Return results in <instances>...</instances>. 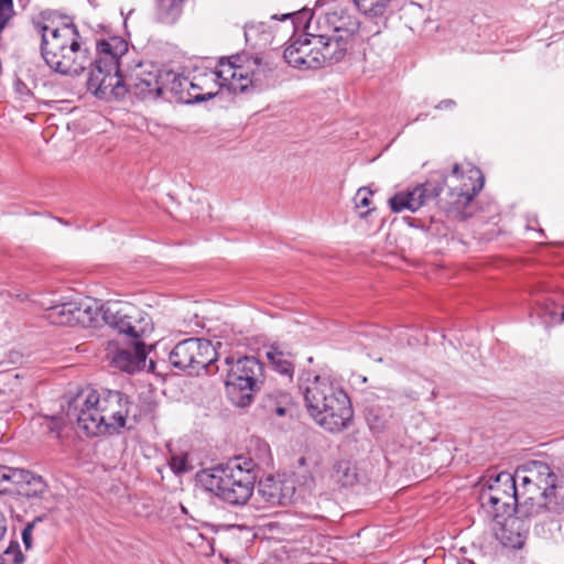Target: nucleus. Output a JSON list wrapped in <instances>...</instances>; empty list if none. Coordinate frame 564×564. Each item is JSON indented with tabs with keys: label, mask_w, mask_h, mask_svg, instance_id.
Listing matches in <instances>:
<instances>
[{
	"label": "nucleus",
	"mask_w": 564,
	"mask_h": 564,
	"mask_svg": "<svg viewBox=\"0 0 564 564\" xmlns=\"http://www.w3.org/2000/svg\"><path fill=\"white\" fill-rule=\"evenodd\" d=\"M104 319L123 337L108 341L107 359L116 368L129 373L141 370L148 356L147 346L141 338L153 330L149 315L134 305L124 304L107 307Z\"/></svg>",
	"instance_id": "obj_1"
},
{
	"label": "nucleus",
	"mask_w": 564,
	"mask_h": 564,
	"mask_svg": "<svg viewBox=\"0 0 564 564\" xmlns=\"http://www.w3.org/2000/svg\"><path fill=\"white\" fill-rule=\"evenodd\" d=\"M34 28L41 35V56L55 73L78 76L93 65L90 47L73 21L57 28L36 22Z\"/></svg>",
	"instance_id": "obj_2"
},
{
	"label": "nucleus",
	"mask_w": 564,
	"mask_h": 564,
	"mask_svg": "<svg viewBox=\"0 0 564 564\" xmlns=\"http://www.w3.org/2000/svg\"><path fill=\"white\" fill-rule=\"evenodd\" d=\"M300 390L305 408L317 425L330 433L347 429L354 410L346 391L328 377L314 376L301 379Z\"/></svg>",
	"instance_id": "obj_3"
},
{
	"label": "nucleus",
	"mask_w": 564,
	"mask_h": 564,
	"mask_svg": "<svg viewBox=\"0 0 564 564\" xmlns=\"http://www.w3.org/2000/svg\"><path fill=\"white\" fill-rule=\"evenodd\" d=\"M256 466L251 458L235 457L226 464L199 471L197 481L223 501L243 506L254 490Z\"/></svg>",
	"instance_id": "obj_4"
},
{
	"label": "nucleus",
	"mask_w": 564,
	"mask_h": 564,
	"mask_svg": "<svg viewBox=\"0 0 564 564\" xmlns=\"http://www.w3.org/2000/svg\"><path fill=\"white\" fill-rule=\"evenodd\" d=\"M127 53L128 42L120 36L97 41L96 57H93V65H88L87 87L99 99L107 98L108 91L115 90L117 95L123 93L120 61Z\"/></svg>",
	"instance_id": "obj_5"
},
{
	"label": "nucleus",
	"mask_w": 564,
	"mask_h": 564,
	"mask_svg": "<svg viewBox=\"0 0 564 564\" xmlns=\"http://www.w3.org/2000/svg\"><path fill=\"white\" fill-rule=\"evenodd\" d=\"M229 365L226 376V393L232 404L239 408L250 405L253 392L263 378V365L256 357L245 356L236 361L226 358Z\"/></svg>",
	"instance_id": "obj_6"
},
{
	"label": "nucleus",
	"mask_w": 564,
	"mask_h": 564,
	"mask_svg": "<svg viewBox=\"0 0 564 564\" xmlns=\"http://www.w3.org/2000/svg\"><path fill=\"white\" fill-rule=\"evenodd\" d=\"M451 177L459 184L449 186L448 199L442 208L455 219L464 220L471 216L470 203L484 187L485 178L478 167L470 166L467 171H462L458 163L453 165Z\"/></svg>",
	"instance_id": "obj_7"
},
{
	"label": "nucleus",
	"mask_w": 564,
	"mask_h": 564,
	"mask_svg": "<svg viewBox=\"0 0 564 564\" xmlns=\"http://www.w3.org/2000/svg\"><path fill=\"white\" fill-rule=\"evenodd\" d=\"M524 494H519L516 479L512 474L501 471L490 477L479 492V501L485 511L494 519L512 516L516 513L518 499Z\"/></svg>",
	"instance_id": "obj_8"
},
{
	"label": "nucleus",
	"mask_w": 564,
	"mask_h": 564,
	"mask_svg": "<svg viewBox=\"0 0 564 564\" xmlns=\"http://www.w3.org/2000/svg\"><path fill=\"white\" fill-rule=\"evenodd\" d=\"M217 351L212 341L204 338H187L177 343L169 354V361L175 369L199 375L213 372Z\"/></svg>",
	"instance_id": "obj_9"
},
{
	"label": "nucleus",
	"mask_w": 564,
	"mask_h": 564,
	"mask_svg": "<svg viewBox=\"0 0 564 564\" xmlns=\"http://www.w3.org/2000/svg\"><path fill=\"white\" fill-rule=\"evenodd\" d=\"M99 402V392L87 389L80 391L69 405L68 414L76 417L78 429L87 436L108 434Z\"/></svg>",
	"instance_id": "obj_10"
},
{
	"label": "nucleus",
	"mask_w": 564,
	"mask_h": 564,
	"mask_svg": "<svg viewBox=\"0 0 564 564\" xmlns=\"http://www.w3.org/2000/svg\"><path fill=\"white\" fill-rule=\"evenodd\" d=\"M120 85L123 90L121 95H117L113 90L110 91L111 94H107V98L102 99L106 101L120 100L128 94L139 100L149 101H153L162 97L161 70L156 68L145 70L140 64L130 76H121Z\"/></svg>",
	"instance_id": "obj_11"
},
{
	"label": "nucleus",
	"mask_w": 564,
	"mask_h": 564,
	"mask_svg": "<svg viewBox=\"0 0 564 564\" xmlns=\"http://www.w3.org/2000/svg\"><path fill=\"white\" fill-rule=\"evenodd\" d=\"M99 411L105 415L108 434L118 433L126 426L127 420L137 422L141 416L138 405L120 391H104L99 393Z\"/></svg>",
	"instance_id": "obj_12"
},
{
	"label": "nucleus",
	"mask_w": 564,
	"mask_h": 564,
	"mask_svg": "<svg viewBox=\"0 0 564 564\" xmlns=\"http://www.w3.org/2000/svg\"><path fill=\"white\" fill-rule=\"evenodd\" d=\"M247 64L242 63L240 55L220 57L215 75L219 80L221 88H227L230 93H246L253 87L257 79V73Z\"/></svg>",
	"instance_id": "obj_13"
},
{
	"label": "nucleus",
	"mask_w": 564,
	"mask_h": 564,
	"mask_svg": "<svg viewBox=\"0 0 564 564\" xmlns=\"http://www.w3.org/2000/svg\"><path fill=\"white\" fill-rule=\"evenodd\" d=\"M441 192L442 186L438 183L425 182L395 193L389 198L388 205L393 213L404 210L415 213L429 202L438 197Z\"/></svg>",
	"instance_id": "obj_14"
},
{
	"label": "nucleus",
	"mask_w": 564,
	"mask_h": 564,
	"mask_svg": "<svg viewBox=\"0 0 564 564\" xmlns=\"http://www.w3.org/2000/svg\"><path fill=\"white\" fill-rule=\"evenodd\" d=\"M315 50H317L316 61L312 65L319 68L337 64L344 59L350 46V42L343 39V35H334L329 32L313 35Z\"/></svg>",
	"instance_id": "obj_15"
},
{
	"label": "nucleus",
	"mask_w": 564,
	"mask_h": 564,
	"mask_svg": "<svg viewBox=\"0 0 564 564\" xmlns=\"http://www.w3.org/2000/svg\"><path fill=\"white\" fill-rule=\"evenodd\" d=\"M522 471L530 473L533 491L539 492V496L543 497L544 500H547L554 494L557 476L549 464L542 460H529L517 468V476H521Z\"/></svg>",
	"instance_id": "obj_16"
},
{
	"label": "nucleus",
	"mask_w": 564,
	"mask_h": 564,
	"mask_svg": "<svg viewBox=\"0 0 564 564\" xmlns=\"http://www.w3.org/2000/svg\"><path fill=\"white\" fill-rule=\"evenodd\" d=\"M313 34H305L293 41L283 53L285 62L295 68L300 69H319V66L312 65L316 61L317 50L314 44Z\"/></svg>",
	"instance_id": "obj_17"
},
{
	"label": "nucleus",
	"mask_w": 564,
	"mask_h": 564,
	"mask_svg": "<svg viewBox=\"0 0 564 564\" xmlns=\"http://www.w3.org/2000/svg\"><path fill=\"white\" fill-rule=\"evenodd\" d=\"M521 517L506 516L494 519L495 538L506 547L520 549L524 544V529Z\"/></svg>",
	"instance_id": "obj_18"
},
{
	"label": "nucleus",
	"mask_w": 564,
	"mask_h": 564,
	"mask_svg": "<svg viewBox=\"0 0 564 564\" xmlns=\"http://www.w3.org/2000/svg\"><path fill=\"white\" fill-rule=\"evenodd\" d=\"M161 70V86H162V97H165L166 94H171L176 96L178 100L189 102L191 100L195 102L205 101L212 99L216 96V94L208 93L205 95H192L188 94V99H185L183 96L184 90L189 86L191 88H195V85L189 82V79L185 76L180 75L178 73L171 69H160Z\"/></svg>",
	"instance_id": "obj_19"
},
{
	"label": "nucleus",
	"mask_w": 564,
	"mask_h": 564,
	"mask_svg": "<svg viewBox=\"0 0 564 564\" xmlns=\"http://www.w3.org/2000/svg\"><path fill=\"white\" fill-rule=\"evenodd\" d=\"M295 488L292 484L273 476L259 481L258 494L270 507L284 506L292 501Z\"/></svg>",
	"instance_id": "obj_20"
},
{
	"label": "nucleus",
	"mask_w": 564,
	"mask_h": 564,
	"mask_svg": "<svg viewBox=\"0 0 564 564\" xmlns=\"http://www.w3.org/2000/svg\"><path fill=\"white\" fill-rule=\"evenodd\" d=\"M12 489L26 499H41L47 492V484L42 476L19 468L13 476Z\"/></svg>",
	"instance_id": "obj_21"
},
{
	"label": "nucleus",
	"mask_w": 564,
	"mask_h": 564,
	"mask_svg": "<svg viewBox=\"0 0 564 564\" xmlns=\"http://www.w3.org/2000/svg\"><path fill=\"white\" fill-rule=\"evenodd\" d=\"M265 355L274 371L292 380L295 372L294 354L275 343L269 346Z\"/></svg>",
	"instance_id": "obj_22"
},
{
	"label": "nucleus",
	"mask_w": 564,
	"mask_h": 564,
	"mask_svg": "<svg viewBox=\"0 0 564 564\" xmlns=\"http://www.w3.org/2000/svg\"><path fill=\"white\" fill-rule=\"evenodd\" d=\"M329 33L334 35H343L348 42H352L355 34L359 31V21L344 12H329L325 15Z\"/></svg>",
	"instance_id": "obj_23"
},
{
	"label": "nucleus",
	"mask_w": 564,
	"mask_h": 564,
	"mask_svg": "<svg viewBox=\"0 0 564 564\" xmlns=\"http://www.w3.org/2000/svg\"><path fill=\"white\" fill-rule=\"evenodd\" d=\"M80 313L76 303L66 302L47 307L45 317L54 325H73L79 322Z\"/></svg>",
	"instance_id": "obj_24"
},
{
	"label": "nucleus",
	"mask_w": 564,
	"mask_h": 564,
	"mask_svg": "<svg viewBox=\"0 0 564 564\" xmlns=\"http://www.w3.org/2000/svg\"><path fill=\"white\" fill-rule=\"evenodd\" d=\"M184 0H158L155 17L163 24H174L183 12Z\"/></svg>",
	"instance_id": "obj_25"
},
{
	"label": "nucleus",
	"mask_w": 564,
	"mask_h": 564,
	"mask_svg": "<svg viewBox=\"0 0 564 564\" xmlns=\"http://www.w3.org/2000/svg\"><path fill=\"white\" fill-rule=\"evenodd\" d=\"M332 476L343 487H351L358 481L357 468L349 460L337 462Z\"/></svg>",
	"instance_id": "obj_26"
},
{
	"label": "nucleus",
	"mask_w": 564,
	"mask_h": 564,
	"mask_svg": "<svg viewBox=\"0 0 564 564\" xmlns=\"http://www.w3.org/2000/svg\"><path fill=\"white\" fill-rule=\"evenodd\" d=\"M519 494H524L523 497L518 499L516 513L519 514V517H530L535 513H539L540 510L546 506V502L540 503L535 502V495L539 496V492L535 491H519Z\"/></svg>",
	"instance_id": "obj_27"
},
{
	"label": "nucleus",
	"mask_w": 564,
	"mask_h": 564,
	"mask_svg": "<svg viewBox=\"0 0 564 564\" xmlns=\"http://www.w3.org/2000/svg\"><path fill=\"white\" fill-rule=\"evenodd\" d=\"M360 12L369 17H382L390 0H352Z\"/></svg>",
	"instance_id": "obj_28"
},
{
	"label": "nucleus",
	"mask_w": 564,
	"mask_h": 564,
	"mask_svg": "<svg viewBox=\"0 0 564 564\" xmlns=\"http://www.w3.org/2000/svg\"><path fill=\"white\" fill-rule=\"evenodd\" d=\"M391 414L388 412H381L380 409L376 406H370L367 409L366 420L371 430L377 432H382L388 427L389 419Z\"/></svg>",
	"instance_id": "obj_29"
},
{
	"label": "nucleus",
	"mask_w": 564,
	"mask_h": 564,
	"mask_svg": "<svg viewBox=\"0 0 564 564\" xmlns=\"http://www.w3.org/2000/svg\"><path fill=\"white\" fill-rule=\"evenodd\" d=\"M15 15L13 0H0V39Z\"/></svg>",
	"instance_id": "obj_30"
},
{
	"label": "nucleus",
	"mask_w": 564,
	"mask_h": 564,
	"mask_svg": "<svg viewBox=\"0 0 564 564\" xmlns=\"http://www.w3.org/2000/svg\"><path fill=\"white\" fill-rule=\"evenodd\" d=\"M186 538H187V541H188V544L193 545V546H196V547H203L204 545L207 546V551H205V553L207 555L209 554H213L214 553V547L213 545L209 543L208 540H206V538L199 533L196 529H188L187 532H186Z\"/></svg>",
	"instance_id": "obj_31"
},
{
	"label": "nucleus",
	"mask_w": 564,
	"mask_h": 564,
	"mask_svg": "<svg viewBox=\"0 0 564 564\" xmlns=\"http://www.w3.org/2000/svg\"><path fill=\"white\" fill-rule=\"evenodd\" d=\"M19 468H11L6 465H0V492L12 490L13 476L18 473Z\"/></svg>",
	"instance_id": "obj_32"
},
{
	"label": "nucleus",
	"mask_w": 564,
	"mask_h": 564,
	"mask_svg": "<svg viewBox=\"0 0 564 564\" xmlns=\"http://www.w3.org/2000/svg\"><path fill=\"white\" fill-rule=\"evenodd\" d=\"M293 409L292 405V397L291 394H281L280 403L274 408L271 413L276 414L278 416H284L290 413Z\"/></svg>",
	"instance_id": "obj_33"
},
{
	"label": "nucleus",
	"mask_w": 564,
	"mask_h": 564,
	"mask_svg": "<svg viewBox=\"0 0 564 564\" xmlns=\"http://www.w3.org/2000/svg\"><path fill=\"white\" fill-rule=\"evenodd\" d=\"M43 520L42 516L36 517L33 521L29 522L22 531V541L26 550L32 547V532L37 522Z\"/></svg>",
	"instance_id": "obj_34"
},
{
	"label": "nucleus",
	"mask_w": 564,
	"mask_h": 564,
	"mask_svg": "<svg viewBox=\"0 0 564 564\" xmlns=\"http://www.w3.org/2000/svg\"><path fill=\"white\" fill-rule=\"evenodd\" d=\"M372 191H370L367 187L359 188L355 197L356 207H368L370 205V197L372 196Z\"/></svg>",
	"instance_id": "obj_35"
},
{
	"label": "nucleus",
	"mask_w": 564,
	"mask_h": 564,
	"mask_svg": "<svg viewBox=\"0 0 564 564\" xmlns=\"http://www.w3.org/2000/svg\"><path fill=\"white\" fill-rule=\"evenodd\" d=\"M170 466L172 470L176 474H182L187 471V456L186 455H176L172 456L170 460Z\"/></svg>",
	"instance_id": "obj_36"
},
{
	"label": "nucleus",
	"mask_w": 564,
	"mask_h": 564,
	"mask_svg": "<svg viewBox=\"0 0 564 564\" xmlns=\"http://www.w3.org/2000/svg\"><path fill=\"white\" fill-rule=\"evenodd\" d=\"M13 89L15 91V94L22 99V100H26L28 98L32 97L33 94L31 91V89L26 86V84L20 79L19 77H17L13 82Z\"/></svg>",
	"instance_id": "obj_37"
},
{
	"label": "nucleus",
	"mask_w": 564,
	"mask_h": 564,
	"mask_svg": "<svg viewBox=\"0 0 564 564\" xmlns=\"http://www.w3.org/2000/svg\"><path fill=\"white\" fill-rule=\"evenodd\" d=\"M6 555L13 554V564H23L24 555L20 550V545L17 541H12L10 545L4 551Z\"/></svg>",
	"instance_id": "obj_38"
},
{
	"label": "nucleus",
	"mask_w": 564,
	"mask_h": 564,
	"mask_svg": "<svg viewBox=\"0 0 564 564\" xmlns=\"http://www.w3.org/2000/svg\"><path fill=\"white\" fill-rule=\"evenodd\" d=\"M281 394H289L288 392L282 391H275L272 393L267 394L264 399L263 406L269 411L272 412L274 408L280 403V395Z\"/></svg>",
	"instance_id": "obj_39"
},
{
	"label": "nucleus",
	"mask_w": 564,
	"mask_h": 564,
	"mask_svg": "<svg viewBox=\"0 0 564 564\" xmlns=\"http://www.w3.org/2000/svg\"><path fill=\"white\" fill-rule=\"evenodd\" d=\"M516 479V481L518 479L521 480V486H522V490L521 491H532L533 490V481L531 480V476H530V473L528 471H522L521 476H517V473L514 475H512Z\"/></svg>",
	"instance_id": "obj_40"
},
{
	"label": "nucleus",
	"mask_w": 564,
	"mask_h": 564,
	"mask_svg": "<svg viewBox=\"0 0 564 564\" xmlns=\"http://www.w3.org/2000/svg\"><path fill=\"white\" fill-rule=\"evenodd\" d=\"M456 106L455 100L453 99H443L441 100L436 106L435 109L437 110H444V109H452Z\"/></svg>",
	"instance_id": "obj_41"
},
{
	"label": "nucleus",
	"mask_w": 564,
	"mask_h": 564,
	"mask_svg": "<svg viewBox=\"0 0 564 564\" xmlns=\"http://www.w3.org/2000/svg\"><path fill=\"white\" fill-rule=\"evenodd\" d=\"M7 531V520L4 516L0 512V540L3 538Z\"/></svg>",
	"instance_id": "obj_42"
},
{
	"label": "nucleus",
	"mask_w": 564,
	"mask_h": 564,
	"mask_svg": "<svg viewBox=\"0 0 564 564\" xmlns=\"http://www.w3.org/2000/svg\"><path fill=\"white\" fill-rule=\"evenodd\" d=\"M426 117H427V115H426V113H420V115L416 117V119H415V120L417 121V120L424 119V118H426Z\"/></svg>",
	"instance_id": "obj_43"
},
{
	"label": "nucleus",
	"mask_w": 564,
	"mask_h": 564,
	"mask_svg": "<svg viewBox=\"0 0 564 564\" xmlns=\"http://www.w3.org/2000/svg\"><path fill=\"white\" fill-rule=\"evenodd\" d=\"M563 322H564V311L562 312L561 317H560V323H563Z\"/></svg>",
	"instance_id": "obj_44"
},
{
	"label": "nucleus",
	"mask_w": 564,
	"mask_h": 564,
	"mask_svg": "<svg viewBox=\"0 0 564 564\" xmlns=\"http://www.w3.org/2000/svg\"><path fill=\"white\" fill-rule=\"evenodd\" d=\"M0 564H4V558L2 555H0Z\"/></svg>",
	"instance_id": "obj_45"
},
{
	"label": "nucleus",
	"mask_w": 564,
	"mask_h": 564,
	"mask_svg": "<svg viewBox=\"0 0 564 564\" xmlns=\"http://www.w3.org/2000/svg\"><path fill=\"white\" fill-rule=\"evenodd\" d=\"M369 213H370V210H366V213L361 214V216L364 217V216L368 215Z\"/></svg>",
	"instance_id": "obj_46"
},
{
	"label": "nucleus",
	"mask_w": 564,
	"mask_h": 564,
	"mask_svg": "<svg viewBox=\"0 0 564 564\" xmlns=\"http://www.w3.org/2000/svg\"><path fill=\"white\" fill-rule=\"evenodd\" d=\"M252 64L258 65V59H253Z\"/></svg>",
	"instance_id": "obj_47"
}]
</instances>
